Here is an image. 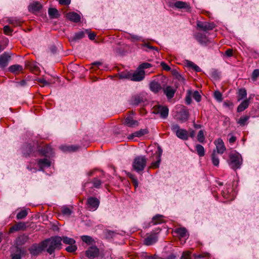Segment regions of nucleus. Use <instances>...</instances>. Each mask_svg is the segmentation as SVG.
<instances>
[{"instance_id": "7", "label": "nucleus", "mask_w": 259, "mask_h": 259, "mask_svg": "<svg viewBox=\"0 0 259 259\" xmlns=\"http://www.w3.org/2000/svg\"><path fill=\"white\" fill-rule=\"evenodd\" d=\"M153 113L154 114H160L161 118H165L168 114V109L166 106H155L153 108Z\"/></svg>"}, {"instance_id": "45", "label": "nucleus", "mask_w": 259, "mask_h": 259, "mask_svg": "<svg viewBox=\"0 0 259 259\" xmlns=\"http://www.w3.org/2000/svg\"><path fill=\"white\" fill-rule=\"evenodd\" d=\"M27 212L25 210H23L20 211L17 214L16 218L18 220L23 219L25 217H26L27 215Z\"/></svg>"}, {"instance_id": "17", "label": "nucleus", "mask_w": 259, "mask_h": 259, "mask_svg": "<svg viewBox=\"0 0 259 259\" xmlns=\"http://www.w3.org/2000/svg\"><path fill=\"white\" fill-rule=\"evenodd\" d=\"M66 18L74 22H78L80 20V16L75 12H69L66 14Z\"/></svg>"}, {"instance_id": "38", "label": "nucleus", "mask_w": 259, "mask_h": 259, "mask_svg": "<svg viewBox=\"0 0 259 259\" xmlns=\"http://www.w3.org/2000/svg\"><path fill=\"white\" fill-rule=\"evenodd\" d=\"M92 183H93V187L97 189L100 188L102 184V182L97 178H94Z\"/></svg>"}, {"instance_id": "49", "label": "nucleus", "mask_w": 259, "mask_h": 259, "mask_svg": "<svg viewBox=\"0 0 259 259\" xmlns=\"http://www.w3.org/2000/svg\"><path fill=\"white\" fill-rule=\"evenodd\" d=\"M147 133V131L146 130H141L138 132H135L133 134V137H139L145 135Z\"/></svg>"}, {"instance_id": "54", "label": "nucleus", "mask_w": 259, "mask_h": 259, "mask_svg": "<svg viewBox=\"0 0 259 259\" xmlns=\"http://www.w3.org/2000/svg\"><path fill=\"white\" fill-rule=\"evenodd\" d=\"M193 98L198 102L200 101L201 97L198 91H195L193 94Z\"/></svg>"}, {"instance_id": "40", "label": "nucleus", "mask_w": 259, "mask_h": 259, "mask_svg": "<svg viewBox=\"0 0 259 259\" xmlns=\"http://www.w3.org/2000/svg\"><path fill=\"white\" fill-rule=\"evenodd\" d=\"M61 148L63 151L73 152L76 151L78 147L75 146H62Z\"/></svg>"}, {"instance_id": "23", "label": "nucleus", "mask_w": 259, "mask_h": 259, "mask_svg": "<svg viewBox=\"0 0 259 259\" xmlns=\"http://www.w3.org/2000/svg\"><path fill=\"white\" fill-rule=\"evenodd\" d=\"M176 91V89L171 86H167L163 90L164 93L168 99H171L173 98Z\"/></svg>"}, {"instance_id": "44", "label": "nucleus", "mask_w": 259, "mask_h": 259, "mask_svg": "<svg viewBox=\"0 0 259 259\" xmlns=\"http://www.w3.org/2000/svg\"><path fill=\"white\" fill-rule=\"evenodd\" d=\"M28 236L23 235H22L18 237V241L19 242L20 245H22V244L25 243V242H26V241L28 240Z\"/></svg>"}, {"instance_id": "53", "label": "nucleus", "mask_w": 259, "mask_h": 259, "mask_svg": "<svg viewBox=\"0 0 259 259\" xmlns=\"http://www.w3.org/2000/svg\"><path fill=\"white\" fill-rule=\"evenodd\" d=\"M152 67V65L150 63H143L142 64H141L139 66V68L140 69H147V68H149L150 67Z\"/></svg>"}, {"instance_id": "46", "label": "nucleus", "mask_w": 259, "mask_h": 259, "mask_svg": "<svg viewBox=\"0 0 259 259\" xmlns=\"http://www.w3.org/2000/svg\"><path fill=\"white\" fill-rule=\"evenodd\" d=\"M247 95L246 91L245 89H241L239 90L238 97L241 100L244 98Z\"/></svg>"}, {"instance_id": "19", "label": "nucleus", "mask_w": 259, "mask_h": 259, "mask_svg": "<svg viewBox=\"0 0 259 259\" xmlns=\"http://www.w3.org/2000/svg\"><path fill=\"white\" fill-rule=\"evenodd\" d=\"M163 218L164 217L162 215H155L153 217L151 221L149 223V225H156L163 223L164 222Z\"/></svg>"}, {"instance_id": "21", "label": "nucleus", "mask_w": 259, "mask_h": 259, "mask_svg": "<svg viewBox=\"0 0 259 259\" xmlns=\"http://www.w3.org/2000/svg\"><path fill=\"white\" fill-rule=\"evenodd\" d=\"M37 164L39 168L42 170L44 168L50 166L51 161L47 158L40 159L37 160Z\"/></svg>"}, {"instance_id": "43", "label": "nucleus", "mask_w": 259, "mask_h": 259, "mask_svg": "<svg viewBox=\"0 0 259 259\" xmlns=\"http://www.w3.org/2000/svg\"><path fill=\"white\" fill-rule=\"evenodd\" d=\"M197 140L199 142L203 143L205 140V137L204 135V133L202 130H200L199 131L197 135Z\"/></svg>"}, {"instance_id": "2", "label": "nucleus", "mask_w": 259, "mask_h": 259, "mask_svg": "<svg viewBox=\"0 0 259 259\" xmlns=\"http://www.w3.org/2000/svg\"><path fill=\"white\" fill-rule=\"evenodd\" d=\"M229 165L233 169L239 168L242 164V157L241 155L236 152H232L229 155Z\"/></svg>"}, {"instance_id": "20", "label": "nucleus", "mask_w": 259, "mask_h": 259, "mask_svg": "<svg viewBox=\"0 0 259 259\" xmlns=\"http://www.w3.org/2000/svg\"><path fill=\"white\" fill-rule=\"evenodd\" d=\"M33 151V147L30 144H25L22 148V153L24 156H30Z\"/></svg>"}, {"instance_id": "41", "label": "nucleus", "mask_w": 259, "mask_h": 259, "mask_svg": "<svg viewBox=\"0 0 259 259\" xmlns=\"http://www.w3.org/2000/svg\"><path fill=\"white\" fill-rule=\"evenodd\" d=\"M249 116H244L241 117L237 121V123L240 126H244L246 124L247 121L249 119Z\"/></svg>"}, {"instance_id": "64", "label": "nucleus", "mask_w": 259, "mask_h": 259, "mask_svg": "<svg viewBox=\"0 0 259 259\" xmlns=\"http://www.w3.org/2000/svg\"><path fill=\"white\" fill-rule=\"evenodd\" d=\"M26 85V81L24 80H22L17 83V86L24 87Z\"/></svg>"}, {"instance_id": "22", "label": "nucleus", "mask_w": 259, "mask_h": 259, "mask_svg": "<svg viewBox=\"0 0 259 259\" xmlns=\"http://www.w3.org/2000/svg\"><path fill=\"white\" fill-rule=\"evenodd\" d=\"M10 58V56L6 53L0 55V67L4 68L7 66Z\"/></svg>"}, {"instance_id": "34", "label": "nucleus", "mask_w": 259, "mask_h": 259, "mask_svg": "<svg viewBox=\"0 0 259 259\" xmlns=\"http://www.w3.org/2000/svg\"><path fill=\"white\" fill-rule=\"evenodd\" d=\"M195 150L197 152V153L200 157H203L204 156L205 150L202 145L200 144H197L195 146Z\"/></svg>"}, {"instance_id": "10", "label": "nucleus", "mask_w": 259, "mask_h": 259, "mask_svg": "<svg viewBox=\"0 0 259 259\" xmlns=\"http://www.w3.org/2000/svg\"><path fill=\"white\" fill-rule=\"evenodd\" d=\"M162 150L161 148L158 147V150L154 154V156L155 157L156 161L153 162L150 166L151 168H156L159 166L161 161V156L162 154Z\"/></svg>"}, {"instance_id": "36", "label": "nucleus", "mask_w": 259, "mask_h": 259, "mask_svg": "<svg viewBox=\"0 0 259 259\" xmlns=\"http://www.w3.org/2000/svg\"><path fill=\"white\" fill-rule=\"evenodd\" d=\"M61 212L62 214L67 217L70 216L72 213V210L67 206H63L61 208Z\"/></svg>"}, {"instance_id": "55", "label": "nucleus", "mask_w": 259, "mask_h": 259, "mask_svg": "<svg viewBox=\"0 0 259 259\" xmlns=\"http://www.w3.org/2000/svg\"><path fill=\"white\" fill-rule=\"evenodd\" d=\"M4 32L6 35H11L13 30L9 26L6 25L4 27Z\"/></svg>"}, {"instance_id": "29", "label": "nucleus", "mask_w": 259, "mask_h": 259, "mask_svg": "<svg viewBox=\"0 0 259 259\" xmlns=\"http://www.w3.org/2000/svg\"><path fill=\"white\" fill-rule=\"evenodd\" d=\"M211 160L213 165L218 166L220 163V159L218 156V153H216L215 150H213L211 154Z\"/></svg>"}, {"instance_id": "26", "label": "nucleus", "mask_w": 259, "mask_h": 259, "mask_svg": "<svg viewBox=\"0 0 259 259\" xmlns=\"http://www.w3.org/2000/svg\"><path fill=\"white\" fill-rule=\"evenodd\" d=\"M150 89L152 92L157 93L161 90V86L158 82L153 81L150 83Z\"/></svg>"}, {"instance_id": "14", "label": "nucleus", "mask_w": 259, "mask_h": 259, "mask_svg": "<svg viewBox=\"0 0 259 259\" xmlns=\"http://www.w3.org/2000/svg\"><path fill=\"white\" fill-rule=\"evenodd\" d=\"M99 253V250L96 247H90L85 252L86 256L90 258L97 257Z\"/></svg>"}, {"instance_id": "5", "label": "nucleus", "mask_w": 259, "mask_h": 259, "mask_svg": "<svg viewBox=\"0 0 259 259\" xmlns=\"http://www.w3.org/2000/svg\"><path fill=\"white\" fill-rule=\"evenodd\" d=\"M157 233L151 232L147 234L144 240V243L147 246L152 245L158 241Z\"/></svg>"}, {"instance_id": "59", "label": "nucleus", "mask_w": 259, "mask_h": 259, "mask_svg": "<svg viewBox=\"0 0 259 259\" xmlns=\"http://www.w3.org/2000/svg\"><path fill=\"white\" fill-rule=\"evenodd\" d=\"M37 81L42 87L46 86L49 84V83L44 78H39L38 79Z\"/></svg>"}, {"instance_id": "52", "label": "nucleus", "mask_w": 259, "mask_h": 259, "mask_svg": "<svg viewBox=\"0 0 259 259\" xmlns=\"http://www.w3.org/2000/svg\"><path fill=\"white\" fill-rule=\"evenodd\" d=\"M81 239L83 242L89 244H91L92 242V238L89 236H82Z\"/></svg>"}, {"instance_id": "39", "label": "nucleus", "mask_w": 259, "mask_h": 259, "mask_svg": "<svg viewBox=\"0 0 259 259\" xmlns=\"http://www.w3.org/2000/svg\"><path fill=\"white\" fill-rule=\"evenodd\" d=\"M174 6L178 9H185L188 7V4L183 2L177 1L175 3Z\"/></svg>"}, {"instance_id": "60", "label": "nucleus", "mask_w": 259, "mask_h": 259, "mask_svg": "<svg viewBox=\"0 0 259 259\" xmlns=\"http://www.w3.org/2000/svg\"><path fill=\"white\" fill-rule=\"evenodd\" d=\"M160 64L163 70L166 71H169L170 70V67L164 62H161Z\"/></svg>"}, {"instance_id": "18", "label": "nucleus", "mask_w": 259, "mask_h": 259, "mask_svg": "<svg viewBox=\"0 0 259 259\" xmlns=\"http://www.w3.org/2000/svg\"><path fill=\"white\" fill-rule=\"evenodd\" d=\"M195 39L201 45L206 44L208 41V39L206 36L200 32L196 33L194 35Z\"/></svg>"}, {"instance_id": "3", "label": "nucleus", "mask_w": 259, "mask_h": 259, "mask_svg": "<svg viewBox=\"0 0 259 259\" xmlns=\"http://www.w3.org/2000/svg\"><path fill=\"white\" fill-rule=\"evenodd\" d=\"M46 241H42L39 243L33 244L28 249L30 253L33 256H37L47 248Z\"/></svg>"}, {"instance_id": "47", "label": "nucleus", "mask_w": 259, "mask_h": 259, "mask_svg": "<svg viewBox=\"0 0 259 259\" xmlns=\"http://www.w3.org/2000/svg\"><path fill=\"white\" fill-rule=\"evenodd\" d=\"M142 41L143 42V44L142 45V47H146L149 50H154L157 51H158L157 48L151 46L150 44L147 42L145 40H143Z\"/></svg>"}, {"instance_id": "9", "label": "nucleus", "mask_w": 259, "mask_h": 259, "mask_svg": "<svg viewBox=\"0 0 259 259\" xmlns=\"http://www.w3.org/2000/svg\"><path fill=\"white\" fill-rule=\"evenodd\" d=\"M145 73L142 69L138 68L134 73H132V80L134 81H140L145 78Z\"/></svg>"}, {"instance_id": "8", "label": "nucleus", "mask_w": 259, "mask_h": 259, "mask_svg": "<svg viewBox=\"0 0 259 259\" xmlns=\"http://www.w3.org/2000/svg\"><path fill=\"white\" fill-rule=\"evenodd\" d=\"M214 144L215 146L216 153L223 154L226 150L224 143L223 140L221 138H218L214 141Z\"/></svg>"}, {"instance_id": "61", "label": "nucleus", "mask_w": 259, "mask_h": 259, "mask_svg": "<svg viewBox=\"0 0 259 259\" xmlns=\"http://www.w3.org/2000/svg\"><path fill=\"white\" fill-rule=\"evenodd\" d=\"M71 0H59V3L61 5L67 6L70 4Z\"/></svg>"}, {"instance_id": "32", "label": "nucleus", "mask_w": 259, "mask_h": 259, "mask_svg": "<svg viewBox=\"0 0 259 259\" xmlns=\"http://www.w3.org/2000/svg\"><path fill=\"white\" fill-rule=\"evenodd\" d=\"M249 105V100H244L237 107V111L238 112H242L246 109Z\"/></svg>"}, {"instance_id": "31", "label": "nucleus", "mask_w": 259, "mask_h": 259, "mask_svg": "<svg viewBox=\"0 0 259 259\" xmlns=\"http://www.w3.org/2000/svg\"><path fill=\"white\" fill-rule=\"evenodd\" d=\"M7 21L10 24H12L14 26L20 25L22 23L21 20L17 18H9Z\"/></svg>"}, {"instance_id": "33", "label": "nucleus", "mask_w": 259, "mask_h": 259, "mask_svg": "<svg viewBox=\"0 0 259 259\" xmlns=\"http://www.w3.org/2000/svg\"><path fill=\"white\" fill-rule=\"evenodd\" d=\"M50 17L52 18H57L59 16L58 11L55 8H50L48 11Z\"/></svg>"}, {"instance_id": "51", "label": "nucleus", "mask_w": 259, "mask_h": 259, "mask_svg": "<svg viewBox=\"0 0 259 259\" xmlns=\"http://www.w3.org/2000/svg\"><path fill=\"white\" fill-rule=\"evenodd\" d=\"M77 249V247L76 245L73 244V245H70L69 246H67L66 248V250L68 252H75Z\"/></svg>"}, {"instance_id": "4", "label": "nucleus", "mask_w": 259, "mask_h": 259, "mask_svg": "<svg viewBox=\"0 0 259 259\" xmlns=\"http://www.w3.org/2000/svg\"><path fill=\"white\" fill-rule=\"evenodd\" d=\"M147 163V158L145 156H138L136 157L133 162L134 169L137 172L144 170Z\"/></svg>"}, {"instance_id": "13", "label": "nucleus", "mask_w": 259, "mask_h": 259, "mask_svg": "<svg viewBox=\"0 0 259 259\" xmlns=\"http://www.w3.org/2000/svg\"><path fill=\"white\" fill-rule=\"evenodd\" d=\"M26 229V223L24 222H18L10 228L9 233H12L16 231L25 230Z\"/></svg>"}, {"instance_id": "24", "label": "nucleus", "mask_w": 259, "mask_h": 259, "mask_svg": "<svg viewBox=\"0 0 259 259\" xmlns=\"http://www.w3.org/2000/svg\"><path fill=\"white\" fill-rule=\"evenodd\" d=\"M145 100L144 97L140 95H136L133 96L131 100V103L135 105H138L142 102H143Z\"/></svg>"}, {"instance_id": "27", "label": "nucleus", "mask_w": 259, "mask_h": 259, "mask_svg": "<svg viewBox=\"0 0 259 259\" xmlns=\"http://www.w3.org/2000/svg\"><path fill=\"white\" fill-rule=\"evenodd\" d=\"M175 232L177 233L181 238L188 237L189 234L185 228L181 227L175 229Z\"/></svg>"}, {"instance_id": "37", "label": "nucleus", "mask_w": 259, "mask_h": 259, "mask_svg": "<svg viewBox=\"0 0 259 259\" xmlns=\"http://www.w3.org/2000/svg\"><path fill=\"white\" fill-rule=\"evenodd\" d=\"M41 7H42V6H41V4L38 2H36V3L31 4L29 6V8L32 11H38L41 9Z\"/></svg>"}, {"instance_id": "35", "label": "nucleus", "mask_w": 259, "mask_h": 259, "mask_svg": "<svg viewBox=\"0 0 259 259\" xmlns=\"http://www.w3.org/2000/svg\"><path fill=\"white\" fill-rule=\"evenodd\" d=\"M121 79H128L132 80V72L130 71H123L119 74Z\"/></svg>"}, {"instance_id": "15", "label": "nucleus", "mask_w": 259, "mask_h": 259, "mask_svg": "<svg viewBox=\"0 0 259 259\" xmlns=\"http://www.w3.org/2000/svg\"><path fill=\"white\" fill-rule=\"evenodd\" d=\"M40 152L42 155L49 157L53 156L54 154L53 150L49 145H46L42 147L40 149Z\"/></svg>"}, {"instance_id": "6", "label": "nucleus", "mask_w": 259, "mask_h": 259, "mask_svg": "<svg viewBox=\"0 0 259 259\" xmlns=\"http://www.w3.org/2000/svg\"><path fill=\"white\" fill-rule=\"evenodd\" d=\"M87 206L90 210L95 211L98 208L100 204V200L95 197H90L87 201Z\"/></svg>"}, {"instance_id": "12", "label": "nucleus", "mask_w": 259, "mask_h": 259, "mask_svg": "<svg viewBox=\"0 0 259 259\" xmlns=\"http://www.w3.org/2000/svg\"><path fill=\"white\" fill-rule=\"evenodd\" d=\"M197 26L199 29L203 31L212 30L214 27V24L213 23L207 22L198 21Z\"/></svg>"}, {"instance_id": "1", "label": "nucleus", "mask_w": 259, "mask_h": 259, "mask_svg": "<svg viewBox=\"0 0 259 259\" xmlns=\"http://www.w3.org/2000/svg\"><path fill=\"white\" fill-rule=\"evenodd\" d=\"M47 244V251L50 254H52L56 249H59L61 248L62 238L59 236L52 237L45 239Z\"/></svg>"}, {"instance_id": "16", "label": "nucleus", "mask_w": 259, "mask_h": 259, "mask_svg": "<svg viewBox=\"0 0 259 259\" xmlns=\"http://www.w3.org/2000/svg\"><path fill=\"white\" fill-rule=\"evenodd\" d=\"M124 124L128 127H134L139 124L137 120H134L131 115L127 116L124 121Z\"/></svg>"}, {"instance_id": "42", "label": "nucleus", "mask_w": 259, "mask_h": 259, "mask_svg": "<svg viewBox=\"0 0 259 259\" xmlns=\"http://www.w3.org/2000/svg\"><path fill=\"white\" fill-rule=\"evenodd\" d=\"M62 240L63 243L69 245H73L75 243V241L73 239L67 237H63Z\"/></svg>"}, {"instance_id": "30", "label": "nucleus", "mask_w": 259, "mask_h": 259, "mask_svg": "<svg viewBox=\"0 0 259 259\" xmlns=\"http://www.w3.org/2000/svg\"><path fill=\"white\" fill-rule=\"evenodd\" d=\"M9 71L11 72L14 73H18L21 71H22L23 69V67L21 65L16 64V65H13L11 66L9 68Z\"/></svg>"}, {"instance_id": "48", "label": "nucleus", "mask_w": 259, "mask_h": 259, "mask_svg": "<svg viewBox=\"0 0 259 259\" xmlns=\"http://www.w3.org/2000/svg\"><path fill=\"white\" fill-rule=\"evenodd\" d=\"M193 256L195 259L208 257H209V253L207 252H203L199 254H194Z\"/></svg>"}, {"instance_id": "63", "label": "nucleus", "mask_w": 259, "mask_h": 259, "mask_svg": "<svg viewBox=\"0 0 259 259\" xmlns=\"http://www.w3.org/2000/svg\"><path fill=\"white\" fill-rule=\"evenodd\" d=\"M225 54L228 57H232L233 56V50L232 49H227L225 53Z\"/></svg>"}, {"instance_id": "62", "label": "nucleus", "mask_w": 259, "mask_h": 259, "mask_svg": "<svg viewBox=\"0 0 259 259\" xmlns=\"http://www.w3.org/2000/svg\"><path fill=\"white\" fill-rule=\"evenodd\" d=\"M258 76H259V69H255L252 72V77L254 79H255Z\"/></svg>"}, {"instance_id": "57", "label": "nucleus", "mask_w": 259, "mask_h": 259, "mask_svg": "<svg viewBox=\"0 0 259 259\" xmlns=\"http://www.w3.org/2000/svg\"><path fill=\"white\" fill-rule=\"evenodd\" d=\"M171 131L175 133H177V131H179L181 128H180V126L177 123H173L171 126Z\"/></svg>"}, {"instance_id": "50", "label": "nucleus", "mask_w": 259, "mask_h": 259, "mask_svg": "<svg viewBox=\"0 0 259 259\" xmlns=\"http://www.w3.org/2000/svg\"><path fill=\"white\" fill-rule=\"evenodd\" d=\"M214 98L219 102L222 101V95L220 92L217 91L214 92Z\"/></svg>"}, {"instance_id": "58", "label": "nucleus", "mask_w": 259, "mask_h": 259, "mask_svg": "<svg viewBox=\"0 0 259 259\" xmlns=\"http://www.w3.org/2000/svg\"><path fill=\"white\" fill-rule=\"evenodd\" d=\"M191 258V252L190 251L184 252L181 259H190Z\"/></svg>"}, {"instance_id": "56", "label": "nucleus", "mask_w": 259, "mask_h": 259, "mask_svg": "<svg viewBox=\"0 0 259 259\" xmlns=\"http://www.w3.org/2000/svg\"><path fill=\"white\" fill-rule=\"evenodd\" d=\"M189 66H191L196 72H200L201 71L200 67L192 62L189 63Z\"/></svg>"}, {"instance_id": "11", "label": "nucleus", "mask_w": 259, "mask_h": 259, "mask_svg": "<svg viewBox=\"0 0 259 259\" xmlns=\"http://www.w3.org/2000/svg\"><path fill=\"white\" fill-rule=\"evenodd\" d=\"M189 112L187 109L183 108L177 114V118L182 122H185L189 117Z\"/></svg>"}, {"instance_id": "28", "label": "nucleus", "mask_w": 259, "mask_h": 259, "mask_svg": "<svg viewBox=\"0 0 259 259\" xmlns=\"http://www.w3.org/2000/svg\"><path fill=\"white\" fill-rule=\"evenodd\" d=\"M85 36L84 31H79L76 32L73 36H71L70 40L72 41H76L83 38Z\"/></svg>"}, {"instance_id": "25", "label": "nucleus", "mask_w": 259, "mask_h": 259, "mask_svg": "<svg viewBox=\"0 0 259 259\" xmlns=\"http://www.w3.org/2000/svg\"><path fill=\"white\" fill-rule=\"evenodd\" d=\"M176 134L179 138L182 140H187L188 139L189 134L186 130L181 128L179 131H177Z\"/></svg>"}]
</instances>
